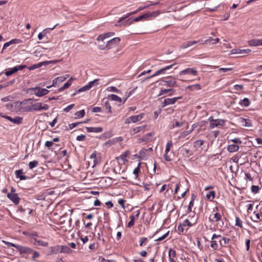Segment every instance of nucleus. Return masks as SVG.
<instances>
[{
    "label": "nucleus",
    "instance_id": "c756f323",
    "mask_svg": "<svg viewBox=\"0 0 262 262\" xmlns=\"http://www.w3.org/2000/svg\"><path fill=\"white\" fill-rule=\"evenodd\" d=\"M129 154V151L127 150L123 152L121 155L116 158L118 161L122 160L123 162H125L126 157Z\"/></svg>",
    "mask_w": 262,
    "mask_h": 262
},
{
    "label": "nucleus",
    "instance_id": "13d9d810",
    "mask_svg": "<svg viewBox=\"0 0 262 262\" xmlns=\"http://www.w3.org/2000/svg\"><path fill=\"white\" fill-rule=\"evenodd\" d=\"M190 46H191V44H190V41H187L186 42L183 43L181 46L180 48L184 49L187 48Z\"/></svg>",
    "mask_w": 262,
    "mask_h": 262
},
{
    "label": "nucleus",
    "instance_id": "39448f33",
    "mask_svg": "<svg viewBox=\"0 0 262 262\" xmlns=\"http://www.w3.org/2000/svg\"><path fill=\"white\" fill-rule=\"evenodd\" d=\"M207 8L210 11H214L220 5L219 0H208L206 3Z\"/></svg>",
    "mask_w": 262,
    "mask_h": 262
},
{
    "label": "nucleus",
    "instance_id": "f03ea898",
    "mask_svg": "<svg viewBox=\"0 0 262 262\" xmlns=\"http://www.w3.org/2000/svg\"><path fill=\"white\" fill-rule=\"evenodd\" d=\"M114 34H115L114 32H110L105 33H103V34L98 35L96 39V40L98 42V48L101 50H107V49H104L101 48L102 47L101 46H106V43L104 42V40L112 37L114 35Z\"/></svg>",
    "mask_w": 262,
    "mask_h": 262
},
{
    "label": "nucleus",
    "instance_id": "aec40b11",
    "mask_svg": "<svg viewBox=\"0 0 262 262\" xmlns=\"http://www.w3.org/2000/svg\"><path fill=\"white\" fill-rule=\"evenodd\" d=\"M227 139L228 140V142L231 141L237 144H241L242 143V140L239 138H232V134H230L227 137Z\"/></svg>",
    "mask_w": 262,
    "mask_h": 262
},
{
    "label": "nucleus",
    "instance_id": "680f3d73",
    "mask_svg": "<svg viewBox=\"0 0 262 262\" xmlns=\"http://www.w3.org/2000/svg\"><path fill=\"white\" fill-rule=\"evenodd\" d=\"M169 232V231H168L166 233H165L163 235H162V236H161V237L158 238L157 239H156V241H159V242L163 241L168 235Z\"/></svg>",
    "mask_w": 262,
    "mask_h": 262
},
{
    "label": "nucleus",
    "instance_id": "4468645a",
    "mask_svg": "<svg viewBox=\"0 0 262 262\" xmlns=\"http://www.w3.org/2000/svg\"><path fill=\"white\" fill-rule=\"evenodd\" d=\"M251 50L247 49H235L232 50V54H240L243 55V56H245L247 54H249L251 52Z\"/></svg>",
    "mask_w": 262,
    "mask_h": 262
},
{
    "label": "nucleus",
    "instance_id": "473e14b6",
    "mask_svg": "<svg viewBox=\"0 0 262 262\" xmlns=\"http://www.w3.org/2000/svg\"><path fill=\"white\" fill-rule=\"evenodd\" d=\"M254 213L255 214V216L253 217H251V220L254 222L257 223L262 220V216H261L258 213H256V212H254Z\"/></svg>",
    "mask_w": 262,
    "mask_h": 262
},
{
    "label": "nucleus",
    "instance_id": "c03bdc74",
    "mask_svg": "<svg viewBox=\"0 0 262 262\" xmlns=\"http://www.w3.org/2000/svg\"><path fill=\"white\" fill-rule=\"evenodd\" d=\"M148 240L147 237H142L140 238L139 243H140V246L142 247L144 245H145L148 242Z\"/></svg>",
    "mask_w": 262,
    "mask_h": 262
},
{
    "label": "nucleus",
    "instance_id": "5fc2aeb1",
    "mask_svg": "<svg viewBox=\"0 0 262 262\" xmlns=\"http://www.w3.org/2000/svg\"><path fill=\"white\" fill-rule=\"evenodd\" d=\"M259 190V187L258 186L252 185L251 187V191L254 193H257Z\"/></svg>",
    "mask_w": 262,
    "mask_h": 262
},
{
    "label": "nucleus",
    "instance_id": "5701e85b",
    "mask_svg": "<svg viewBox=\"0 0 262 262\" xmlns=\"http://www.w3.org/2000/svg\"><path fill=\"white\" fill-rule=\"evenodd\" d=\"M249 44L250 46H262V39H254L251 40L249 41Z\"/></svg>",
    "mask_w": 262,
    "mask_h": 262
},
{
    "label": "nucleus",
    "instance_id": "2eb2a0df",
    "mask_svg": "<svg viewBox=\"0 0 262 262\" xmlns=\"http://www.w3.org/2000/svg\"><path fill=\"white\" fill-rule=\"evenodd\" d=\"M226 122V120L224 119H215V122H214V124H211L209 125V127L210 128H213L215 127H218V126H223Z\"/></svg>",
    "mask_w": 262,
    "mask_h": 262
},
{
    "label": "nucleus",
    "instance_id": "f8f14e48",
    "mask_svg": "<svg viewBox=\"0 0 262 262\" xmlns=\"http://www.w3.org/2000/svg\"><path fill=\"white\" fill-rule=\"evenodd\" d=\"M177 84V81L175 79H169L167 78L166 80H161V85L166 86L168 87H173Z\"/></svg>",
    "mask_w": 262,
    "mask_h": 262
},
{
    "label": "nucleus",
    "instance_id": "69168bd1",
    "mask_svg": "<svg viewBox=\"0 0 262 262\" xmlns=\"http://www.w3.org/2000/svg\"><path fill=\"white\" fill-rule=\"evenodd\" d=\"M82 123V122H76L70 124L69 125V129H72L75 127L77 126L78 124Z\"/></svg>",
    "mask_w": 262,
    "mask_h": 262
},
{
    "label": "nucleus",
    "instance_id": "412c9836",
    "mask_svg": "<svg viewBox=\"0 0 262 262\" xmlns=\"http://www.w3.org/2000/svg\"><path fill=\"white\" fill-rule=\"evenodd\" d=\"M240 122L245 127H251L252 126V122L249 119L241 118Z\"/></svg>",
    "mask_w": 262,
    "mask_h": 262
},
{
    "label": "nucleus",
    "instance_id": "1a4fd4ad",
    "mask_svg": "<svg viewBox=\"0 0 262 262\" xmlns=\"http://www.w3.org/2000/svg\"><path fill=\"white\" fill-rule=\"evenodd\" d=\"M17 250L19 251L20 255H24V254L29 255L32 254L33 250L30 248L26 246H22L18 245Z\"/></svg>",
    "mask_w": 262,
    "mask_h": 262
},
{
    "label": "nucleus",
    "instance_id": "e2e57ef3",
    "mask_svg": "<svg viewBox=\"0 0 262 262\" xmlns=\"http://www.w3.org/2000/svg\"><path fill=\"white\" fill-rule=\"evenodd\" d=\"M69 76V75L57 77L58 83L64 81Z\"/></svg>",
    "mask_w": 262,
    "mask_h": 262
},
{
    "label": "nucleus",
    "instance_id": "338daca9",
    "mask_svg": "<svg viewBox=\"0 0 262 262\" xmlns=\"http://www.w3.org/2000/svg\"><path fill=\"white\" fill-rule=\"evenodd\" d=\"M32 253L33 254V256H32L33 260H35V258L39 257L40 256V254L38 252L34 251V250Z\"/></svg>",
    "mask_w": 262,
    "mask_h": 262
},
{
    "label": "nucleus",
    "instance_id": "ddd939ff",
    "mask_svg": "<svg viewBox=\"0 0 262 262\" xmlns=\"http://www.w3.org/2000/svg\"><path fill=\"white\" fill-rule=\"evenodd\" d=\"M7 196L15 204L17 205L19 203L20 199L17 194L8 193Z\"/></svg>",
    "mask_w": 262,
    "mask_h": 262
},
{
    "label": "nucleus",
    "instance_id": "72a5a7b5",
    "mask_svg": "<svg viewBox=\"0 0 262 262\" xmlns=\"http://www.w3.org/2000/svg\"><path fill=\"white\" fill-rule=\"evenodd\" d=\"M210 221L218 222L221 219V215L219 212H216L214 215L213 218L211 219V217H209Z\"/></svg>",
    "mask_w": 262,
    "mask_h": 262
},
{
    "label": "nucleus",
    "instance_id": "603ef678",
    "mask_svg": "<svg viewBox=\"0 0 262 262\" xmlns=\"http://www.w3.org/2000/svg\"><path fill=\"white\" fill-rule=\"evenodd\" d=\"M3 242L4 243H5L8 247H13L15 248L16 250H17V248L18 246V245L15 244H13V243H10V242L4 241H3Z\"/></svg>",
    "mask_w": 262,
    "mask_h": 262
},
{
    "label": "nucleus",
    "instance_id": "c85d7f7f",
    "mask_svg": "<svg viewBox=\"0 0 262 262\" xmlns=\"http://www.w3.org/2000/svg\"><path fill=\"white\" fill-rule=\"evenodd\" d=\"M72 250L67 246H60V253H71Z\"/></svg>",
    "mask_w": 262,
    "mask_h": 262
},
{
    "label": "nucleus",
    "instance_id": "79ce46f5",
    "mask_svg": "<svg viewBox=\"0 0 262 262\" xmlns=\"http://www.w3.org/2000/svg\"><path fill=\"white\" fill-rule=\"evenodd\" d=\"M176 256V251L175 250H172V249H169V260H170V259H173L174 257Z\"/></svg>",
    "mask_w": 262,
    "mask_h": 262
},
{
    "label": "nucleus",
    "instance_id": "3c124183",
    "mask_svg": "<svg viewBox=\"0 0 262 262\" xmlns=\"http://www.w3.org/2000/svg\"><path fill=\"white\" fill-rule=\"evenodd\" d=\"M104 106H105V109L107 110L108 113L111 114L112 113L111 106V105L110 104V102H109L108 100H106L105 102Z\"/></svg>",
    "mask_w": 262,
    "mask_h": 262
},
{
    "label": "nucleus",
    "instance_id": "2f4dec72",
    "mask_svg": "<svg viewBox=\"0 0 262 262\" xmlns=\"http://www.w3.org/2000/svg\"><path fill=\"white\" fill-rule=\"evenodd\" d=\"M72 79V78H71L70 79H69V80H68L62 86H61V88H59L58 89V91L59 92H61L62 91H63V90L64 89H66L67 88H68L71 84H72V82H71V80Z\"/></svg>",
    "mask_w": 262,
    "mask_h": 262
},
{
    "label": "nucleus",
    "instance_id": "c9c22d12",
    "mask_svg": "<svg viewBox=\"0 0 262 262\" xmlns=\"http://www.w3.org/2000/svg\"><path fill=\"white\" fill-rule=\"evenodd\" d=\"M171 123H172V128H174L175 127H181L184 124V123L183 122H179L176 119H173L171 121Z\"/></svg>",
    "mask_w": 262,
    "mask_h": 262
},
{
    "label": "nucleus",
    "instance_id": "b1692460",
    "mask_svg": "<svg viewBox=\"0 0 262 262\" xmlns=\"http://www.w3.org/2000/svg\"><path fill=\"white\" fill-rule=\"evenodd\" d=\"M34 245L36 246H41L43 247H47L49 245V243L48 242H44L42 240L38 239L36 238H34Z\"/></svg>",
    "mask_w": 262,
    "mask_h": 262
},
{
    "label": "nucleus",
    "instance_id": "20e7f679",
    "mask_svg": "<svg viewBox=\"0 0 262 262\" xmlns=\"http://www.w3.org/2000/svg\"><path fill=\"white\" fill-rule=\"evenodd\" d=\"M120 41L119 37H115L110 40H107L106 46H101V48L108 50L118 45Z\"/></svg>",
    "mask_w": 262,
    "mask_h": 262
},
{
    "label": "nucleus",
    "instance_id": "bb28decb",
    "mask_svg": "<svg viewBox=\"0 0 262 262\" xmlns=\"http://www.w3.org/2000/svg\"><path fill=\"white\" fill-rule=\"evenodd\" d=\"M108 98L112 101H117L119 102H122V99L115 94H111L108 95Z\"/></svg>",
    "mask_w": 262,
    "mask_h": 262
},
{
    "label": "nucleus",
    "instance_id": "cd10ccee",
    "mask_svg": "<svg viewBox=\"0 0 262 262\" xmlns=\"http://www.w3.org/2000/svg\"><path fill=\"white\" fill-rule=\"evenodd\" d=\"M143 114H141L140 115H135V116H132L130 117V119H132V122L136 123L140 120L142 119L143 118Z\"/></svg>",
    "mask_w": 262,
    "mask_h": 262
},
{
    "label": "nucleus",
    "instance_id": "f3484780",
    "mask_svg": "<svg viewBox=\"0 0 262 262\" xmlns=\"http://www.w3.org/2000/svg\"><path fill=\"white\" fill-rule=\"evenodd\" d=\"M6 119L9 120L11 122L16 124H19L22 123L23 121V118L19 116H16L15 118H13L9 116V117H6Z\"/></svg>",
    "mask_w": 262,
    "mask_h": 262
},
{
    "label": "nucleus",
    "instance_id": "bf43d9fd",
    "mask_svg": "<svg viewBox=\"0 0 262 262\" xmlns=\"http://www.w3.org/2000/svg\"><path fill=\"white\" fill-rule=\"evenodd\" d=\"M201 88V86L199 84H194V85H189L188 86V89H190L191 90H194V89L200 90Z\"/></svg>",
    "mask_w": 262,
    "mask_h": 262
},
{
    "label": "nucleus",
    "instance_id": "58836bf2",
    "mask_svg": "<svg viewBox=\"0 0 262 262\" xmlns=\"http://www.w3.org/2000/svg\"><path fill=\"white\" fill-rule=\"evenodd\" d=\"M138 11H137V10L135 11H133V12H130L128 14H127L124 17H121L119 18L118 23H120L122 21H123V20H124L125 19L127 18V17H128L129 16L133 15V14H135L137 13H138Z\"/></svg>",
    "mask_w": 262,
    "mask_h": 262
},
{
    "label": "nucleus",
    "instance_id": "4be33fe9",
    "mask_svg": "<svg viewBox=\"0 0 262 262\" xmlns=\"http://www.w3.org/2000/svg\"><path fill=\"white\" fill-rule=\"evenodd\" d=\"M239 147L238 145L237 144H230L227 147V150L229 152H233L237 151L239 150Z\"/></svg>",
    "mask_w": 262,
    "mask_h": 262
},
{
    "label": "nucleus",
    "instance_id": "7ed1b4c3",
    "mask_svg": "<svg viewBox=\"0 0 262 262\" xmlns=\"http://www.w3.org/2000/svg\"><path fill=\"white\" fill-rule=\"evenodd\" d=\"M28 92L35 94L36 96L42 97L48 94L49 91L46 89H42L40 87L36 86L31 88L28 90Z\"/></svg>",
    "mask_w": 262,
    "mask_h": 262
},
{
    "label": "nucleus",
    "instance_id": "864d4df0",
    "mask_svg": "<svg viewBox=\"0 0 262 262\" xmlns=\"http://www.w3.org/2000/svg\"><path fill=\"white\" fill-rule=\"evenodd\" d=\"M140 166H141V163H139L138 166L136 168H135L133 171V173L136 176V178H137L139 172L140 171Z\"/></svg>",
    "mask_w": 262,
    "mask_h": 262
},
{
    "label": "nucleus",
    "instance_id": "774afa93",
    "mask_svg": "<svg viewBox=\"0 0 262 262\" xmlns=\"http://www.w3.org/2000/svg\"><path fill=\"white\" fill-rule=\"evenodd\" d=\"M234 88L236 91H241L244 88V85L241 84H235L234 86Z\"/></svg>",
    "mask_w": 262,
    "mask_h": 262
},
{
    "label": "nucleus",
    "instance_id": "393cba45",
    "mask_svg": "<svg viewBox=\"0 0 262 262\" xmlns=\"http://www.w3.org/2000/svg\"><path fill=\"white\" fill-rule=\"evenodd\" d=\"M16 177L19 178L20 180H26L28 177L26 176L23 175V169L17 170L15 171Z\"/></svg>",
    "mask_w": 262,
    "mask_h": 262
},
{
    "label": "nucleus",
    "instance_id": "a211bd4d",
    "mask_svg": "<svg viewBox=\"0 0 262 262\" xmlns=\"http://www.w3.org/2000/svg\"><path fill=\"white\" fill-rule=\"evenodd\" d=\"M60 253V246L56 245L50 248L49 255L56 254Z\"/></svg>",
    "mask_w": 262,
    "mask_h": 262
},
{
    "label": "nucleus",
    "instance_id": "a18cd8bd",
    "mask_svg": "<svg viewBox=\"0 0 262 262\" xmlns=\"http://www.w3.org/2000/svg\"><path fill=\"white\" fill-rule=\"evenodd\" d=\"M175 64H176V63H174V64H172L166 66L165 67H164V68L161 69L160 71H161V73L162 74L165 73L167 70L171 69L172 68V67Z\"/></svg>",
    "mask_w": 262,
    "mask_h": 262
},
{
    "label": "nucleus",
    "instance_id": "ea45409f",
    "mask_svg": "<svg viewBox=\"0 0 262 262\" xmlns=\"http://www.w3.org/2000/svg\"><path fill=\"white\" fill-rule=\"evenodd\" d=\"M204 143H205L204 140H196L194 142L193 146L195 148L200 147V146L203 145L204 144Z\"/></svg>",
    "mask_w": 262,
    "mask_h": 262
},
{
    "label": "nucleus",
    "instance_id": "052dcab7",
    "mask_svg": "<svg viewBox=\"0 0 262 262\" xmlns=\"http://www.w3.org/2000/svg\"><path fill=\"white\" fill-rule=\"evenodd\" d=\"M107 90L110 92H113L115 93H119L120 91L118 90L115 86H110L107 88Z\"/></svg>",
    "mask_w": 262,
    "mask_h": 262
},
{
    "label": "nucleus",
    "instance_id": "09e8293b",
    "mask_svg": "<svg viewBox=\"0 0 262 262\" xmlns=\"http://www.w3.org/2000/svg\"><path fill=\"white\" fill-rule=\"evenodd\" d=\"M85 115V111L84 110H82L80 111H78V112H77L75 114V115L77 117V118H82L84 117Z\"/></svg>",
    "mask_w": 262,
    "mask_h": 262
},
{
    "label": "nucleus",
    "instance_id": "4c0bfd02",
    "mask_svg": "<svg viewBox=\"0 0 262 262\" xmlns=\"http://www.w3.org/2000/svg\"><path fill=\"white\" fill-rule=\"evenodd\" d=\"M215 196V192L214 191H210L206 195L207 198L210 201H212L213 199H214Z\"/></svg>",
    "mask_w": 262,
    "mask_h": 262
},
{
    "label": "nucleus",
    "instance_id": "6e6d98bb",
    "mask_svg": "<svg viewBox=\"0 0 262 262\" xmlns=\"http://www.w3.org/2000/svg\"><path fill=\"white\" fill-rule=\"evenodd\" d=\"M211 244L210 246H211V247L212 248H213V249H214V250H216V249H218V247H219V246H218V245H217V242H216V241H213V240H212V241L211 242Z\"/></svg>",
    "mask_w": 262,
    "mask_h": 262
},
{
    "label": "nucleus",
    "instance_id": "4d7b16f0",
    "mask_svg": "<svg viewBox=\"0 0 262 262\" xmlns=\"http://www.w3.org/2000/svg\"><path fill=\"white\" fill-rule=\"evenodd\" d=\"M235 225L236 226H237L241 228H242L243 226H242V221L241 220H240V219L236 216L235 217Z\"/></svg>",
    "mask_w": 262,
    "mask_h": 262
},
{
    "label": "nucleus",
    "instance_id": "dca6fc26",
    "mask_svg": "<svg viewBox=\"0 0 262 262\" xmlns=\"http://www.w3.org/2000/svg\"><path fill=\"white\" fill-rule=\"evenodd\" d=\"M181 97H178L172 98H166L164 100L163 106L174 104L178 99H181Z\"/></svg>",
    "mask_w": 262,
    "mask_h": 262
},
{
    "label": "nucleus",
    "instance_id": "6ab92c4d",
    "mask_svg": "<svg viewBox=\"0 0 262 262\" xmlns=\"http://www.w3.org/2000/svg\"><path fill=\"white\" fill-rule=\"evenodd\" d=\"M86 129L88 133H101L103 131L101 127H86Z\"/></svg>",
    "mask_w": 262,
    "mask_h": 262
},
{
    "label": "nucleus",
    "instance_id": "a19ab883",
    "mask_svg": "<svg viewBox=\"0 0 262 262\" xmlns=\"http://www.w3.org/2000/svg\"><path fill=\"white\" fill-rule=\"evenodd\" d=\"M38 164H39L38 161L37 160H34L33 161L30 162L29 163V168L32 169L33 168L36 167V166H37Z\"/></svg>",
    "mask_w": 262,
    "mask_h": 262
},
{
    "label": "nucleus",
    "instance_id": "e433bc0d",
    "mask_svg": "<svg viewBox=\"0 0 262 262\" xmlns=\"http://www.w3.org/2000/svg\"><path fill=\"white\" fill-rule=\"evenodd\" d=\"M170 148L166 147L164 157L165 160L167 161H171V158H170V156H169L168 155V153L170 151Z\"/></svg>",
    "mask_w": 262,
    "mask_h": 262
},
{
    "label": "nucleus",
    "instance_id": "6e6552de",
    "mask_svg": "<svg viewBox=\"0 0 262 262\" xmlns=\"http://www.w3.org/2000/svg\"><path fill=\"white\" fill-rule=\"evenodd\" d=\"M216 238H220L219 242L221 247L226 246V245H227L230 241L229 238L222 237L221 235H216V234H213L211 237V239L213 240Z\"/></svg>",
    "mask_w": 262,
    "mask_h": 262
},
{
    "label": "nucleus",
    "instance_id": "9b49d317",
    "mask_svg": "<svg viewBox=\"0 0 262 262\" xmlns=\"http://www.w3.org/2000/svg\"><path fill=\"white\" fill-rule=\"evenodd\" d=\"M180 75H192L196 76L198 75V71L194 68H187L182 70L179 73Z\"/></svg>",
    "mask_w": 262,
    "mask_h": 262
},
{
    "label": "nucleus",
    "instance_id": "de8ad7c7",
    "mask_svg": "<svg viewBox=\"0 0 262 262\" xmlns=\"http://www.w3.org/2000/svg\"><path fill=\"white\" fill-rule=\"evenodd\" d=\"M173 91V89H162L160 90V92L159 93V94L158 96H162L163 95L166 94L169 92H172Z\"/></svg>",
    "mask_w": 262,
    "mask_h": 262
},
{
    "label": "nucleus",
    "instance_id": "49530a36",
    "mask_svg": "<svg viewBox=\"0 0 262 262\" xmlns=\"http://www.w3.org/2000/svg\"><path fill=\"white\" fill-rule=\"evenodd\" d=\"M112 133L110 132H106L103 133L100 137V139H106L112 137Z\"/></svg>",
    "mask_w": 262,
    "mask_h": 262
},
{
    "label": "nucleus",
    "instance_id": "a878e982",
    "mask_svg": "<svg viewBox=\"0 0 262 262\" xmlns=\"http://www.w3.org/2000/svg\"><path fill=\"white\" fill-rule=\"evenodd\" d=\"M147 150L145 148H142L139 152V158L141 159L144 160L147 158Z\"/></svg>",
    "mask_w": 262,
    "mask_h": 262
},
{
    "label": "nucleus",
    "instance_id": "37998d69",
    "mask_svg": "<svg viewBox=\"0 0 262 262\" xmlns=\"http://www.w3.org/2000/svg\"><path fill=\"white\" fill-rule=\"evenodd\" d=\"M47 33H48V29H44L41 32L38 34V38L39 40H41L42 38L46 35Z\"/></svg>",
    "mask_w": 262,
    "mask_h": 262
},
{
    "label": "nucleus",
    "instance_id": "8fccbe9b",
    "mask_svg": "<svg viewBox=\"0 0 262 262\" xmlns=\"http://www.w3.org/2000/svg\"><path fill=\"white\" fill-rule=\"evenodd\" d=\"M130 221L128 222L127 224V227L128 228H131L134 225L135 223V216L133 214L130 216Z\"/></svg>",
    "mask_w": 262,
    "mask_h": 262
},
{
    "label": "nucleus",
    "instance_id": "f704fd0d",
    "mask_svg": "<svg viewBox=\"0 0 262 262\" xmlns=\"http://www.w3.org/2000/svg\"><path fill=\"white\" fill-rule=\"evenodd\" d=\"M239 104L244 107H247L250 105V101L248 98H245L244 99L241 100Z\"/></svg>",
    "mask_w": 262,
    "mask_h": 262
},
{
    "label": "nucleus",
    "instance_id": "423d86ee",
    "mask_svg": "<svg viewBox=\"0 0 262 262\" xmlns=\"http://www.w3.org/2000/svg\"><path fill=\"white\" fill-rule=\"evenodd\" d=\"M49 108L48 105L46 104H42L41 102H38L35 103L32 105V108H28V111H31L32 110L35 111H40L42 110H48Z\"/></svg>",
    "mask_w": 262,
    "mask_h": 262
},
{
    "label": "nucleus",
    "instance_id": "0e129e2a",
    "mask_svg": "<svg viewBox=\"0 0 262 262\" xmlns=\"http://www.w3.org/2000/svg\"><path fill=\"white\" fill-rule=\"evenodd\" d=\"M183 226H188L189 227H191L193 225L192 224H191L190 221L188 219H186L183 223Z\"/></svg>",
    "mask_w": 262,
    "mask_h": 262
},
{
    "label": "nucleus",
    "instance_id": "7c9ffc66",
    "mask_svg": "<svg viewBox=\"0 0 262 262\" xmlns=\"http://www.w3.org/2000/svg\"><path fill=\"white\" fill-rule=\"evenodd\" d=\"M17 71L18 69H17L15 67L13 68L8 69L5 72V75L7 76H10L12 74H14L15 73L17 72Z\"/></svg>",
    "mask_w": 262,
    "mask_h": 262
},
{
    "label": "nucleus",
    "instance_id": "f257e3e1",
    "mask_svg": "<svg viewBox=\"0 0 262 262\" xmlns=\"http://www.w3.org/2000/svg\"><path fill=\"white\" fill-rule=\"evenodd\" d=\"M160 12L159 10L152 11V12H148L143 15H141L140 16H139L135 18L134 19H133L131 21H130V19H129L126 20L124 22V25H129L134 23V22H137V21H140V20H142L143 19H147L151 18H154V17L157 16L158 15H159L160 14Z\"/></svg>",
    "mask_w": 262,
    "mask_h": 262
},
{
    "label": "nucleus",
    "instance_id": "0eeeda50",
    "mask_svg": "<svg viewBox=\"0 0 262 262\" xmlns=\"http://www.w3.org/2000/svg\"><path fill=\"white\" fill-rule=\"evenodd\" d=\"M58 61H59V60H51V61H44L38 63L37 64H33L32 66L28 67V69L30 71L34 70L36 69L41 67L42 66H47L50 63H56Z\"/></svg>",
    "mask_w": 262,
    "mask_h": 262
},
{
    "label": "nucleus",
    "instance_id": "9d476101",
    "mask_svg": "<svg viewBox=\"0 0 262 262\" xmlns=\"http://www.w3.org/2000/svg\"><path fill=\"white\" fill-rule=\"evenodd\" d=\"M97 81H98V79H95L94 80L89 82L88 84L81 88L73 94L72 96L75 95L77 93H80L90 90L92 87L93 85Z\"/></svg>",
    "mask_w": 262,
    "mask_h": 262
}]
</instances>
